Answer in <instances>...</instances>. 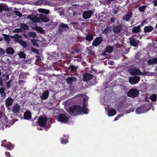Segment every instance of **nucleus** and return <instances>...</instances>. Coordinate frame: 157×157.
<instances>
[{"instance_id":"1","label":"nucleus","mask_w":157,"mask_h":157,"mask_svg":"<svg viewBox=\"0 0 157 157\" xmlns=\"http://www.w3.org/2000/svg\"><path fill=\"white\" fill-rule=\"evenodd\" d=\"M37 123L41 127L46 126L48 128L50 127L52 124L51 121L50 119L42 116H40L38 118Z\"/></svg>"},{"instance_id":"2","label":"nucleus","mask_w":157,"mask_h":157,"mask_svg":"<svg viewBox=\"0 0 157 157\" xmlns=\"http://www.w3.org/2000/svg\"><path fill=\"white\" fill-rule=\"evenodd\" d=\"M69 113L71 115L76 116L82 113V108L78 105H74L71 106L69 109Z\"/></svg>"},{"instance_id":"3","label":"nucleus","mask_w":157,"mask_h":157,"mask_svg":"<svg viewBox=\"0 0 157 157\" xmlns=\"http://www.w3.org/2000/svg\"><path fill=\"white\" fill-rule=\"evenodd\" d=\"M69 28V26L67 24L61 23L58 26V31L57 33L58 35H60L63 32H67Z\"/></svg>"},{"instance_id":"4","label":"nucleus","mask_w":157,"mask_h":157,"mask_svg":"<svg viewBox=\"0 0 157 157\" xmlns=\"http://www.w3.org/2000/svg\"><path fill=\"white\" fill-rule=\"evenodd\" d=\"M148 107V105L146 104L141 105L136 109V112L137 114H140L147 112L149 110Z\"/></svg>"},{"instance_id":"5","label":"nucleus","mask_w":157,"mask_h":157,"mask_svg":"<svg viewBox=\"0 0 157 157\" xmlns=\"http://www.w3.org/2000/svg\"><path fill=\"white\" fill-rule=\"evenodd\" d=\"M139 94V91L136 89L132 88L130 89L127 93L128 96L131 98L137 97Z\"/></svg>"},{"instance_id":"6","label":"nucleus","mask_w":157,"mask_h":157,"mask_svg":"<svg viewBox=\"0 0 157 157\" xmlns=\"http://www.w3.org/2000/svg\"><path fill=\"white\" fill-rule=\"evenodd\" d=\"M103 38L101 36L96 37L93 40L92 45L94 47H97L103 41Z\"/></svg>"},{"instance_id":"7","label":"nucleus","mask_w":157,"mask_h":157,"mask_svg":"<svg viewBox=\"0 0 157 157\" xmlns=\"http://www.w3.org/2000/svg\"><path fill=\"white\" fill-rule=\"evenodd\" d=\"M128 72L130 74L133 75H144L138 69L130 68L128 70Z\"/></svg>"},{"instance_id":"8","label":"nucleus","mask_w":157,"mask_h":157,"mask_svg":"<svg viewBox=\"0 0 157 157\" xmlns=\"http://www.w3.org/2000/svg\"><path fill=\"white\" fill-rule=\"evenodd\" d=\"M140 78L138 76L131 77L129 78V82L132 85L138 83L140 80Z\"/></svg>"},{"instance_id":"9","label":"nucleus","mask_w":157,"mask_h":157,"mask_svg":"<svg viewBox=\"0 0 157 157\" xmlns=\"http://www.w3.org/2000/svg\"><path fill=\"white\" fill-rule=\"evenodd\" d=\"M58 120L60 122L66 123L69 121V119L64 114H60L58 116Z\"/></svg>"},{"instance_id":"10","label":"nucleus","mask_w":157,"mask_h":157,"mask_svg":"<svg viewBox=\"0 0 157 157\" xmlns=\"http://www.w3.org/2000/svg\"><path fill=\"white\" fill-rule=\"evenodd\" d=\"M94 75L87 72L85 73L83 75L82 78L83 81L84 82H87L92 79Z\"/></svg>"},{"instance_id":"11","label":"nucleus","mask_w":157,"mask_h":157,"mask_svg":"<svg viewBox=\"0 0 157 157\" xmlns=\"http://www.w3.org/2000/svg\"><path fill=\"white\" fill-rule=\"evenodd\" d=\"M94 14V12L91 10L84 11L82 14L83 18L85 19L90 18Z\"/></svg>"},{"instance_id":"12","label":"nucleus","mask_w":157,"mask_h":157,"mask_svg":"<svg viewBox=\"0 0 157 157\" xmlns=\"http://www.w3.org/2000/svg\"><path fill=\"white\" fill-rule=\"evenodd\" d=\"M123 25L120 23L113 27V31L115 33H119L122 30Z\"/></svg>"},{"instance_id":"13","label":"nucleus","mask_w":157,"mask_h":157,"mask_svg":"<svg viewBox=\"0 0 157 157\" xmlns=\"http://www.w3.org/2000/svg\"><path fill=\"white\" fill-rule=\"evenodd\" d=\"M113 47L112 46L108 45L105 48L104 52L102 53V55L103 56L107 55L106 53L108 52L110 53H112L113 50Z\"/></svg>"},{"instance_id":"14","label":"nucleus","mask_w":157,"mask_h":157,"mask_svg":"<svg viewBox=\"0 0 157 157\" xmlns=\"http://www.w3.org/2000/svg\"><path fill=\"white\" fill-rule=\"evenodd\" d=\"M21 110V107L17 104L16 103L12 108V111L13 113H17L19 112Z\"/></svg>"},{"instance_id":"15","label":"nucleus","mask_w":157,"mask_h":157,"mask_svg":"<svg viewBox=\"0 0 157 157\" xmlns=\"http://www.w3.org/2000/svg\"><path fill=\"white\" fill-rule=\"evenodd\" d=\"M14 99L11 97L8 98L5 100V106L6 107H9L11 106L13 102Z\"/></svg>"},{"instance_id":"16","label":"nucleus","mask_w":157,"mask_h":157,"mask_svg":"<svg viewBox=\"0 0 157 157\" xmlns=\"http://www.w3.org/2000/svg\"><path fill=\"white\" fill-rule=\"evenodd\" d=\"M140 43V41L136 38H130V44L136 47Z\"/></svg>"},{"instance_id":"17","label":"nucleus","mask_w":157,"mask_h":157,"mask_svg":"<svg viewBox=\"0 0 157 157\" xmlns=\"http://www.w3.org/2000/svg\"><path fill=\"white\" fill-rule=\"evenodd\" d=\"M132 12H130L127 13L125 15L123 16L122 19L126 21H128L132 15Z\"/></svg>"},{"instance_id":"18","label":"nucleus","mask_w":157,"mask_h":157,"mask_svg":"<svg viewBox=\"0 0 157 157\" xmlns=\"http://www.w3.org/2000/svg\"><path fill=\"white\" fill-rule=\"evenodd\" d=\"M49 95V92L47 90L42 93L40 96V97L42 100H45L48 98Z\"/></svg>"},{"instance_id":"19","label":"nucleus","mask_w":157,"mask_h":157,"mask_svg":"<svg viewBox=\"0 0 157 157\" xmlns=\"http://www.w3.org/2000/svg\"><path fill=\"white\" fill-rule=\"evenodd\" d=\"M76 81V79L74 77H68L66 79V82L68 84L72 85L73 82Z\"/></svg>"},{"instance_id":"20","label":"nucleus","mask_w":157,"mask_h":157,"mask_svg":"<svg viewBox=\"0 0 157 157\" xmlns=\"http://www.w3.org/2000/svg\"><path fill=\"white\" fill-rule=\"evenodd\" d=\"M24 117L25 120H30L31 118V114L28 110L26 111L24 114Z\"/></svg>"},{"instance_id":"21","label":"nucleus","mask_w":157,"mask_h":157,"mask_svg":"<svg viewBox=\"0 0 157 157\" xmlns=\"http://www.w3.org/2000/svg\"><path fill=\"white\" fill-rule=\"evenodd\" d=\"M116 114V111L114 109L111 108L108 109V115L109 117L114 116Z\"/></svg>"},{"instance_id":"22","label":"nucleus","mask_w":157,"mask_h":157,"mask_svg":"<svg viewBox=\"0 0 157 157\" xmlns=\"http://www.w3.org/2000/svg\"><path fill=\"white\" fill-rule=\"evenodd\" d=\"M39 17L40 19L43 22H47L49 21V18L43 14H41L39 16Z\"/></svg>"},{"instance_id":"23","label":"nucleus","mask_w":157,"mask_h":157,"mask_svg":"<svg viewBox=\"0 0 157 157\" xmlns=\"http://www.w3.org/2000/svg\"><path fill=\"white\" fill-rule=\"evenodd\" d=\"M147 63L149 65L157 64V57L149 59L147 61Z\"/></svg>"},{"instance_id":"24","label":"nucleus","mask_w":157,"mask_h":157,"mask_svg":"<svg viewBox=\"0 0 157 157\" xmlns=\"http://www.w3.org/2000/svg\"><path fill=\"white\" fill-rule=\"evenodd\" d=\"M154 29L153 27L151 25L148 26H146L144 28V32L145 33H147L152 31Z\"/></svg>"},{"instance_id":"25","label":"nucleus","mask_w":157,"mask_h":157,"mask_svg":"<svg viewBox=\"0 0 157 157\" xmlns=\"http://www.w3.org/2000/svg\"><path fill=\"white\" fill-rule=\"evenodd\" d=\"M63 137L61 140V143L62 144H66L68 142V140L69 139V137L68 136L65 135H63Z\"/></svg>"},{"instance_id":"26","label":"nucleus","mask_w":157,"mask_h":157,"mask_svg":"<svg viewBox=\"0 0 157 157\" xmlns=\"http://www.w3.org/2000/svg\"><path fill=\"white\" fill-rule=\"evenodd\" d=\"M86 40L88 41H90L94 39V36L93 35L90 33H87L86 36L85 38Z\"/></svg>"},{"instance_id":"27","label":"nucleus","mask_w":157,"mask_h":157,"mask_svg":"<svg viewBox=\"0 0 157 157\" xmlns=\"http://www.w3.org/2000/svg\"><path fill=\"white\" fill-rule=\"evenodd\" d=\"M6 52L7 54L9 55H12L14 53V50L13 48L9 47L6 48Z\"/></svg>"},{"instance_id":"28","label":"nucleus","mask_w":157,"mask_h":157,"mask_svg":"<svg viewBox=\"0 0 157 157\" xmlns=\"http://www.w3.org/2000/svg\"><path fill=\"white\" fill-rule=\"evenodd\" d=\"M140 27L138 25L137 26H134L133 27L132 32L134 33H137L140 32Z\"/></svg>"},{"instance_id":"29","label":"nucleus","mask_w":157,"mask_h":157,"mask_svg":"<svg viewBox=\"0 0 157 157\" xmlns=\"http://www.w3.org/2000/svg\"><path fill=\"white\" fill-rule=\"evenodd\" d=\"M13 37V38L15 39V40L17 43H18L19 40H21L20 39V38H21L22 36L21 35L18 34H16L14 35Z\"/></svg>"},{"instance_id":"30","label":"nucleus","mask_w":157,"mask_h":157,"mask_svg":"<svg viewBox=\"0 0 157 157\" xmlns=\"http://www.w3.org/2000/svg\"><path fill=\"white\" fill-rule=\"evenodd\" d=\"M77 69V67H76L73 65H70L68 69L70 72H75L76 71Z\"/></svg>"},{"instance_id":"31","label":"nucleus","mask_w":157,"mask_h":157,"mask_svg":"<svg viewBox=\"0 0 157 157\" xmlns=\"http://www.w3.org/2000/svg\"><path fill=\"white\" fill-rule=\"evenodd\" d=\"M38 11L39 12L45 14L46 15L48 14L50 12L49 10L44 9H39Z\"/></svg>"},{"instance_id":"32","label":"nucleus","mask_w":157,"mask_h":157,"mask_svg":"<svg viewBox=\"0 0 157 157\" xmlns=\"http://www.w3.org/2000/svg\"><path fill=\"white\" fill-rule=\"evenodd\" d=\"M18 43L20 44L25 48H26L28 46V44L26 42L22 40H19Z\"/></svg>"},{"instance_id":"33","label":"nucleus","mask_w":157,"mask_h":157,"mask_svg":"<svg viewBox=\"0 0 157 157\" xmlns=\"http://www.w3.org/2000/svg\"><path fill=\"white\" fill-rule=\"evenodd\" d=\"M111 31L110 27H107L105 28L102 33L107 35Z\"/></svg>"},{"instance_id":"34","label":"nucleus","mask_w":157,"mask_h":157,"mask_svg":"<svg viewBox=\"0 0 157 157\" xmlns=\"http://www.w3.org/2000/svg\"><path fill=\"white\" fill-rule=\"evenodd\" d=\"M149 99L153 102L156 101L157 100V95L153 94L149 97Z\"/></svg>"},{"instance_id":"35","label":"nucleus","mask_w":157,"mask_h":157,"mask_svg":"<svg viewBox=\"0 0 157 157\" xmlns=\"http://www.w3.org/2000/svg\"><path fill=\"white\" fill-rule=\"evenodd\" d=\"M42 5H48L51 6L52 5V3L50 1H48L46 0H41Z\"/></svg>"},{"instance_id":"36","label":"nucleus","mask_w":157,"mask_h":157,"mask_svg":"<svg viewBox=\"0 0 157 157\" xmlns=\"http://www.w3.org/2000/svg\"><path fill=\"white\" fill-rule=\"evenodd\" d=\"M147 6L146 5H143L139 7L138 9L141 12H144L147 7Z\"/></svg>"},{"instance_id":"37","label":"nucleus","mask_w":157,"mask_h":157,"mask_svg":"<svg viewBox=\"0 0 157 157\" xmlns=\"http://www.w3.org/2000/svg\"><path fill=\"white\" fill-rule=\"evenodd\" d=\"M21 28L24 30L28 29H29L28 26L26 24L22 23L20 25Z\"/></svg>"},{"instance_id":"38","label":"nucleus","mask_w":157,"mask_h":157,"mask_svg":"<svg viewBox=\"0 0 157 157\" xmlns=\"http://www.w3.org/2000/svg\"><path fill=\"white\" fill-rule=\"evenodd\" d=\"M32 21L35 23H38L40 21V18L38 17H34Z\"/></svg>"},{"instance_id":"39","label":"nucleus","mask_w":157,"mask_h":157,"mask_svg":"<svg viewBox=\"0 0 157 157\" xmlns=\"http://www.w3.org/2000/svg\"><path fill=\"white\" fill-rule=\"evenodd\" d=\"M36 30L40 33H43L44 32V30L40 27H37L35 28Z\"/></svg>"},{"instance_id":"40","label":"nucleus","mask_w":157,"mask_h":157,"mask_svg":"<svg viewBox=\"0 0 157 157\" xmlns=\"http://www.w3.org/2000/svg\"><path fill=\"white\" fill-rule=\"evenodd\" d=\"M28 35L30 37L35 38L36 36V34L35 32H30L29 33Z\"/></svg>"},{"instance_id":"41","label":"nucleus","mask_w":157,"mask_h":157,"mask_svg":"<svg viewBox=\"0 0 157 157\" xmlns=\"http://www.w3.org/2000/svg\"><path fill=\"white\" fill-rule=\"evenodd\" d=\"M4 38L6 40V42H9L10 40V38L9 35H7L6 34L3 35Z\"/></svg>"},{"instance_id":"42","label":"nucleus","mask_w":157,"mask_h":157,"mask_svg":"<svg viewBox=\"0 0 157 157\" xmlns=\"http://www.w3.org/2000/svg\"><path fill=\"white\" fill-rule=\"evenodd\" d=\"M15 14L19 16L20 17H21L23 16L22 14L20 11L18 10H15L14 11Z\"/></svg>"},{"instance_id":"43","label":"nucleus","mask_w":157,"mask_h":157,"mask_svg":"<svg viewBox=\"0 0 157 157\" xmlns=\"http://www.w3.org/2000/svg\"><path fill=\"white\" fill-rule=\"evenodd\" d=\"M9 74L5 73L3 75V77L4 80H8L9 79Z\"/></svg>"},{"instance_id":"44","label":"nucleus","mask_w":157,"mask_h":157,"mask_svg":"<svg viewBox=\"0 0 157 157\" xmlns=\"http://www.w3.org/2000/svg\"><path fill=\"white\" fill-rule=\"evenodd\" d=\"M7 10L8 9L5 7L0 5V12H2L3 11H7Z\"/></svg>"},{"instance_id":"45","label":"nucleus","mask_w":157,"mask_h":157,"mask_svg":"<svg viewBox=\"0 0 157 157\" xmlns=\"http://www.w3.org/2000/svg\"><path fill=\"white\" fill-rule=\"evenodd\" d=\"M18 55L19 57L21 58H25V54L23 52H20Z\"/></svg>"},{"instance_id":"46","label":"nucleus","mask_w":157,"mask_h":157,"mask_svg":"<svg viewBox=\"0 0 157 157\" xmlns=\"http://www.w3.org/2000/svg\"><path fill=\"white\" fill-rule=\"evenodd\" d=\"M12 81V80H10L8 82L6 83V86L8 88H10L11 87V82Z\"/></svg>"},{"instance_id":"47","label":"nucleus","mask_w":157,"mask_h":157,"mask_svg":"<svg viewBox=\"0 0 157 157\" xmlns=\"http://www.w3.org/2000/svg\"><path fill=\"white\" fill-rule=\"evenodd\" d=\"M6 146L9 148V149H11L13 148L12 145L10 143L7 144L6 145Z\"/></svg>"},{"instance_id":"48","label":"nucleus","mask_w":157,"mask_h":157,"mask_svg":"<svg viewBox=\"0 0 157 157\" xmlns=\"http://www.w3.org/2000/svg\"><path fill=\"white\" fill-rule=\"evenodd\" d=\"M35 4L36 6H40L42 5V0H40L37 1L35 3Z\"/></svg>"},{"instance_id":"49","label":"nucleus","mask_w":157,"mask_h":157,"mask_svg":"<svg viewBox=\"0 0 157 157\" xmlns=\"http://www.w3.org/2000/svg\"><path fill=\"white\" fill-rule=\"evenodd\" d=\"M147 19H145V20H144L140 24V25L139 26H140V27L141 26H143L144 24H147Z\"/></svg>"},{"instance_id":"50","label":"nucleus","mask_w":157,"mask_h":157,"mask_svg":"<svg viewBox=\"0 0 157 157\" xmlns=\"http://www.w3.org/2000/svg\"><path fill=\"white\" fill-rule=\"evenodd\" d=\"M82 112L84 114H87L88 113V109L87 108L85 109H82Z\"/></svg>"},{"instance_id":"51","label":"nucleus","mask_w":157,"mask_h":157,"mask_svg":"<svg viewBox=\"0 0 157 157\" xmlns=\"http://www.w3.org/2000/svg\"><path fill=\"white\" fill-rule=\"evenodd\" d=\"M115 0H105V2L107 5H109L113 1H114Z\"/></svg>"},{"instance_id":"52","label":"nucleus","mask_w":157,"mask_h":157,"mask_svg":"<svg viewBox=\"0 0 157 157\" xmlns=\"http://www.w3.org/2000/svg\"><path fill=\"white\" fill-rule=\"evenodd\" d=\"M88 53L89 54L94 55L95 54V52H94L92 50L89 49L88 50Z\"/></svg>"},{"instance_id":"53","label":"nucleus","mask_w":157,"mask_h":157,"mask_svg":"<svg viewBox=\"0 0 157 157\" xmlns=\"http://www.w3.org/2000/svg\"><path fill=\"white\" fill-rule=\"evenodd\" d=\"M71 25H75L76 26H77V25H78V23L77 22H71ZM73 27L75 29L76 28H77V27H75L74 25H73Z\"/></svg>"},{"instance_id":"54","label":"nucleus","mask_w":157,"mask_h":157,"mask_svg":"<svg viewBox=\"0 0 157 157\" xmlns=\"http://www.w3.org/2000/svg\"><path fill=\"white\" fill-rule=\"evenodd\" d=\"M5 53V51L4 50L0 48V55H2L4 54Z\"/></svg>"},{"instance_id":"55","label":"nucleus","mask_w":157,"mask_h":157,"mask_svg":"<svg viewBox=\"0 0 157 157\" xmlns=\"http://www.w3.org/2000/svg\"><path fill=\"white\" fill-rule=\"evenodd\" d=\"M87 104H86V103H83V105L82 106V109H85L87 108Z\"/></svg>"},{"instance_id":"56","label":"nucleus","mask_w":157,"mask_h":157,"mask_svg":"<svg viewBox=\"0 0 157 157\" xmlns=\"http://www.w3.org/2000/svg\"><path fill=\"white\" fill-rule=\"evenodd\" d=\"M33 17L31 15H28V16L27 17L28 18L30 19V20H32V21L33 20Z\"/></svg>"},{"instance_id":"57","label":"nucleus","mask_w":157,"mask_h":157,"mask_svg":"<svg viewBox=\"0 0 157 157\" xmlns=\"http://www.w3.org/2000/svg\"><path fill=\"white\" fill-rule=\"evenodd\" d=\"M5 90V88L4 87L1 88L0 89V93L1 94V93L5 92L4 91Z\"/></svg>"},{"instance_id":"58","label":"nucleus","mask_w":157,"mask_h":157,"mask_svg":"<svg viewBox=\"0 0 157 157\" xmlns=\"http://www.w3.org/2000/svg\"><path fill=\"white\" fill-rule=\"evenodd\" d=\"M1 94V96L2 97H3L4 98H5V97L6 96V94L5 92H4V93H1V94Z\"/></svg>"},{"instance_id":"59","label":"nucleus","mask_w":157,"mask_h":157,"mask_svg":"<svg viewBox=\"0 0 157 157\" xmlns=\"http://www.w3.org/2000/svg\"><path fill=\"white\" fill-rule=\"evenodd\" d=\"M152 2L154 4V6H157V0H154Z\"/></svg>"},{"instance_id":"60","label":"nucleus","mask_w":157,"mask_h":157,"mask_svg":"<svg viewBox=\"0 0 157 157\" xmlns=\"http://www.w3.org/2000/svg\"><path fill=\"white\" fill-rule=\"evenodd\" d=\"M115 20V17H112L110 19V21L112 23H114Z\"/></svg>"},{"instance_id":"61","label":"nucleus","mask_w":157,"mask_h":157,"mask_svg":"<svg viewBox=\"0 0 157 157\" xmlns=\"http://www.w3.org/2000/svg\"><path fill=\"white\" fill-rule=\"evenodd\" d=\"M32 43H33V44L34 45H36V42L35 40V39L32 40Z\"/></svg>"},{"instance_id":"62","label":"nucleus","mask_w":157,"mask_h":157,"mask_svg":"<svg viewBox=\"0 0 157 157\" xmlns=\"http://www.w3.org/2000/svg\"><path fill=\"white\" fill-rule=\"evenodd\" d=\"M5 155L6 156L8 157H10V152H6L5 153Z\"/></svg>"},{"instance_id":"63","label":"nucleus","mask_w":157,"mask_h":157,"mask_svg":"<svg viewBox=\"0 0 157 157\" xmlns=\"http://www.w3.org/2000/svg\"><path fill=\"white\" fill-rule=\"evenodd\" d=\"M75 52L78 53L80 52V49L78 48H76L75 49Z\"/></svg>"},{"instance_id":"64","label":"nucleus","mask_w":157,"mask_h":157,"mask_svg":"<svg viewBox=\"0 0 157 157\" xmlns=\"http://www.w3.org/2000/svg\"><path fill=\"white\" fill-rule=\"evenodd\" d=\"M118 12V10H114V11L113 12V13L116 14H117Z\"/></svg>"}]
</instances>
